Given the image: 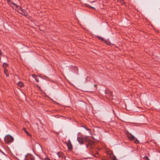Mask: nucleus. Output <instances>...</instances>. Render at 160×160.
I'll return each instance as SVG.
<instances>
[{
    "instance_id": "nucleus-8",
    "label": "nucleus",
    "mask_w": 160,
    "mask_h": 160,
    "mask_svg": "<svg viewBox=\"0 0 160 160\" xmlns=\"http://www.w3.org/2000/svg\"><path fill=\"white\" fill-rule=\"evenodd\" d=\"M23 130L28 135V136H29L30 137H31V135H30V134L29 133V132H28L26 129L25 128H23Z\"/></svg>"
},
{
    "instance_id": "nucleus-17",
    "label": "nucleus",
    "mask_w": 160,
    "mask_h": 160,
    "mask_svg": "<svg viewBox=\"0 0 160 160\" xmlns=\"http://www.w3.org/2000/svg\"><path fill=\"white\" fill-rule=\"evenodd\" d=\"M2 52L0 51V55H1L2 54Z\"/></svg>"
},
{
    "instance_id": "nucleus-4",
    "label": "nucleus",
    "mask_w": 160,
    "mask_h": 160,
    "mask_svg": "<svg viewBox=\"0 0 160 160\" xmlns=\"http://www.w3.org/2000/svg\"><path fill=\"white\" fill-rule=\"evenodd\" d=\"M62 157V155H60V153L59 152L55 153L54 155V159L55 160H58L59 158Z\"/></svg>"
},
{
    "instance_id": "nucleus-10",
    "label": "nucleus",
    "mask_w": 160,
    "mask_h": 160,
    "mask_svg": "<svg viewBox=\"0 0 160 160\" xmlns=\"http://www.w3.org/2000/svg\"><path fill=\"white\" fill-rule=\"evenodd\" d=\"M2 58H5L6 59H7V58L5 56H2V57H0V62H3V61L2 59Z\"/></svg>"
},
{
    "instance_id": "nucleus-21",
    "label": "nucleus",
    "mask_w": 160,
    "mask_h": 160,
    "mask_svg": "<svg viewBox=\"0 0 160 160\" xmlns=\"http://www.w3.org/2000/svg\"><path fill=\"white\" fill-rule=\"evenodd\" d=\"M2 153L3 154H4V153H3V152H2Z\"/></svg>"
},
{
    "instance_id": "nucleus-1",
    "label": "nucleus",
    "mask_w": 160,
    "mask_h": 160,
    "mask_svg": "<svg viewBox=\"0 0 160 160\" xmlns=\"http://www.w3.org/2000/svg\"><path fill=\"white\" fill-rule=\"evenodd\" d=\"M18 159L19 160H34L33 158H31V156L29 155L23 154L20 155Z\"/></svg>"
},
{
    "instance_id": "nucleus-7",
    "label": "nucleus",
    "mask_w": 160,
    "mask_h": 160,
    "mask_svg": "<svg viewBox=\"0 0 160 160\" xmlns=\"http://www.w3.org/2000/svg\"><path fill=\"white\" fill-rule=\"evenodd\" d=\"M17 85L18 87H23V84L21 82H18L17 83Z\"/></svg>"
},
{
    "instance_id": "nucleus-9",
    "label": "nucleus",
    "mask_w": 160,
    "mask_h": 160,
    "mask_svg": "<svg viewBox=\"0 0 160 160\" xmlns=\"http://www.w3.org/2000/svg\"><path fill=\"white\" fill-rule=\"evenodd\" d=\"M4 72L7 77H8L9 76V74L8 73V71L7 70L4 69Z\"/></svg>"
},
{
    "instance_id": "nucleus-6",
    "label": "nucleus",
    "mask_w": 160,
    "mask_h": 160,
    "mask_svg": "<svg viewBox=\"0 0 160 160\" xmlns=\"http://www.w3.org/2000/svg\"><path fill=\"white\" fill-rule=\"evenodd\" d=\"M68 146L69 149H72V145L71 143L70 142V141L69 140L68 141Z\"/></svg>"
},
{
    "instance_id": "nucleus-5",
    "label": "nucleus",
    "mask_w": 160,
    "mask_h": 160,
    "mask_svg": "<svg viewBox=\"0 0 160 160\" xmlns=\"http://www.w3.org/2000/svg\"><path fill=\"white\" fill-rule=\"evenodd\" d=\"M77 140L80 144H82L83 142V138H81L78 137Z\"/></svg>"
},
{
    "instance_id": "nucleus-11",
    "label": "nucleus",
    "mask_w": 160,
    "mask_h": 160,
    "mask_svg": "<svg viewBox=\"0 0 160 160\" xmlns=\"http://www.w3.org/2000/svg\"><path fill=\"white\" fill-rule=\"evenodd\" d=\"M8 65L6 63L3 62V66L4 68H6L8 67Z\"/></svg>"
},
{
    "instance_id": "nucleus-3",
    "label": "nucleus",
    "mask_w": 160,
    "mask_h": 160,
    "mask_svg": "<svg viewBox=\"0 0 160 160\" xmlns=\"http://www.w3.org/2000/svg\"><path fill=\"white\" fill-rule=\"evenodd\" d=\"M128 137L129 139H130L131 140H134V139H136V140L134 141V142L136 143H138L139 142V141L138 140H137L136 138L133 135H132L130 133H129L128 134Z\"/></svg>"
},
{
    "instance_id": "nucleus-15",
    "label": "nucleus",
    "mask_w": 160,
    "mask_h": 160,
    "mask_svg": "<svg viewBox=\"0 0 160 160\" xmlns=\"http://www.w3.org/2000/svg\"><path fill=\"white\" fill-rule=\"evenodd\" d=\"M144 158L146 159L147 160H150L149 158L147 157H144Z\"/></svg>"
},
{
    "instance_id": "nucleus-16",
    "label": "nucleus",
    "mask_w": 160,
    "mask_h": 160,
    "mask_svg": "<svg viewBox=\"0 0 160 160\" xmlns=\"http://www.w3.org/2000/svg\"><path fill=\"white\" fill-rule=\"evenodd\" d=\"M84 128H85L86 130H88L89 131H90V129H88V128H86L85 127H84Z\"/></svg>"
},
{
    "instance_id": "nucleus-14",
    "label": "nucleus",
    "mask_w": 160,
    "mask_h": 160,
    "mask_svg": "<svg viewBox=\"0 0 160 160\" xmlns=\"http://www.w3.org/2000/svg\"><path fill=\"white\" fill-rule=\"evenodd\" d=\"M112 159L114 160H116V157L115 156H113Z\"/></svg>"
},
{
    "instance_id": "nucleus-12",
    "label": "nucleus",
    "mask_w": 160,
    "mask_h": 160,
    "mask_svg": "<svg viewBox=\"0 0 160 160\" xmlns=\"http://www.w3.org/2000/svg\"><path fill=\"white\" fill-rule=\"evenodd\" d=\"M12 4L14 5H15V7L16 8H18V6L16 4H15L14 2L12 3Z\"/></svg>"
},
{
    "instance_id": "nucleus-20",
    "label": "nucleus",
    "mask_w": 160,
    "mask_h": 160,
    "mask_svg": "<svg viewBox=\"0 0 160 160\" xmlns=\"http://www.w3.org/2000/svg\"><path fill=\"white\" fill-rule=\"evenodd\" d=\"M88 145H86V147H87V148H88Z\"/></svg>"
},
{
    "instance_id": "nucleus-13",
    "label": "nucleus",
    "mask_w": 160,
    "mask_h": 160,
    "mask_svg": "<svg viewBox=\"0 0 160 160\" xmlns=\"http://www.w3.org/2000/svg\"><path fill=\"white\" fill-rule=\"evenodd\" d=\"M32 77L34 78L35 79V80L37 82H39V81L38 79H37L36 78V76L34 75H33L32 76Z\"/></svg>"
},
{
    "instance_id": "nucleus-18",
    "label": "nucleus",
    "mask_w": 160,
    "mask_h": 160,
    "mask_svg": "<svg viewBox=\"0 0 160 160\" xmlns=\"http://www.w3.org/2000/svg\"><path fill=\"white\" fill-rule=\"evenodd\" d=\"M87 137H86V138H84V139H85V140H86V138H87Z\"/></svg>"
},
{
    "instance_id": "nucleus-19",
    "label": "nucleus",
    "mask_w": 160,
    "mask_h": 160,
    "mask_svg": "<svg viewBox=\"0 0 160 160\" xmlns=\"http://www.w3.org/2000/svg\"><path fill=\"white\" fill-rule=\"evenodd\" d=\"M100 38V39H102V40H103V39H102V38Z\"/></svg>"
},
{
    "instance_id": "nucleus-2",
    "label": "nucleus",
    "mask_w": 160,
    "mask_h": 160,
    "mask_svg": "<svg viewBox=\"0 0 160 160\" xmlns=\"http://www.w3.org/2000/svg\"><path fill=\"white\" fill-rule=\"evenodd\" d=\"M13 140V137L9 135L6 136L4 138V140L5 142L8 143L12 142Z\"/></svg>"
}]
</instances>
